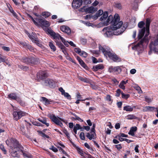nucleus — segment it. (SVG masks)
I'll list each match as a JSON object with an SVG mask.
<instances>
[{"instance_id":"29","label":"nucleus","mask_w":158,"mask_h":158,"mask_svg":"<svg viewBox=\"0 0 158 158\" xmlns=\"http://www.w3.org/2000/svg\"><path fill=\"white\" fill-rule=\"evenodd\" d=\"M122 66H117L115 67V73L117 74H119L122 71Z\"/></svg>"},{"instance_id":"43","label":"nucleus","mask_w":158,"mask_h":158,"mask_svg":"<svg viewBox=\"0 0 158 158\" xmlns=\"http://www.w3.org/2000/svg\"><path fill=\"white\" fill-rule=\"evenodd\" d=\"M82 2H83L85 5L89 4L92 2L91 0H82Z\"/></svg>"},{"instance_id":"37","label":"nucleus","mask_w":158,"mask_h":158,"mask_svg":"<svg viewBox=\"0 0 158 158\" xmlns=\"http://www.w3.org/2000/svg\"><path fill=\"white\" fill-rule=\"evenodd\" d=\"M78 78L80 80L85 82L87 83L89 82V80L86 78H83L79 76Z\"/></svg>"},{"instance_id":"30","label":"nucleus","mask_w":158,"mask_h":158,"mask_svg":"<svg viewBox=\"0 0 158 158\" xmlns=\"http://www.w3.org/2000/svg\"><path fill=\"white\" fill-rule=\"evenodd\" d=\"M38 120L43 124H45L47 127H48L49 126V124L46 122V118H44L42 119L39 118L38 119Z\"/></svg>"},{"instance_id":"18","label":"nucleus","mask_w":158,"mask_h":158,"mask_svg":"<svg viewBox=\"0 0 158 158\" xmlns=\"http://www.w3.org/2000/svg\"><path fill=\"white\" fill-rule=\"evenodd\" d=\"M8 97L10 99L15 100L20 102L21 101V100L20 98L17 96L15 93H12L8 95Z\"/></svg>"},{"instance_id":"35","label":"nucleus","mask_w":158,"mask_h":158,"mask_svg":"<svg viewBox=\"0 0 158 158\" xmlns=\"http://www.w3.org/2000/svg\"><path fill=\"white\" fill-rule=\"evenodd\" d=\"M125 83L124 81H122L120 83L119 85V87L121 89H125V86H124Z\"/></svg>"},{"instance_id":"26","label":"nucleus","mask_w":158,"mask_h":158,"mask_svg":"<svg viewBox=\"0 0 158 158\" xmlns=\"http://www.w3.org/2000/svg\"><path fill=\"white\" fill-rule=\"evenodd\" d=\"M135 106L131 107L130 106H127L124 107L123 110L131 112L132 111L133 109L135 108Z\"/></svg>"},{"instance_id":"62","label":"nucleus","mask_w":158,"mask_h":158,"mask_svg":"<svg viewBox=\"0 0 158 158\" xmlns=\"http://www.w3.org/2000/svg\"><path fill=\"white\" fill-rule=\"evenodd\" d=\"M106 100L108 101H111V98L110 95H107L106 98Z\"/></svg>"},{"instance_id":"24","label":"nucleus","mask_w":158,"mask_h":158,"mask_svg":"<svg viewBox=\"0 0 158 158\" xmlns=\"http://www.w3.org/2000/svg\"><path fill=\"white\" fill-rule=\"evenodd\" d=\"M102 16L100 18V20L101 21H104L106 19L108 16V12L107 11L103 12Z\"/></svg>"},{"instance_id":"52","label":"nucleus","mask_w":158,"mask_h":158,"mask_svg":"<svg viewBox=\"0 0 158 158\" xmlns=\"http://www.w3.org/2000/svg\"><path fill=\"white\" fill-rule=\"evenodd\" d=\"M121 90L119 89H117V91L116 92V93L115 94L116 96L117 97H118L120 95V93H121Z\"/></svg>"},{"instance_id":"51","label":"nucleus","mask_w":158,"mask_h":158,"mask_svg":"<svg viewBox=\"0 0 158 158\" xmlns=\"http://www.w3.org/2000/svg\"><path fill=\"white\" fill-rule=\"evenodd\" d=\"M63 95H64L65 97L68 99H70L71 98L70 95L67 93L65 92Z\"/></svg>"},{"instance_id":"20","label":"nucleus","mask_w":158,"mask_h":158,"mask_svg":"<svg viewBox=\"0 0 158 158\" xmlns=\"http://www.w3.org/2000/svg\"><path fill=\"white\" fill-rule=\"evenodd\" d=\"M56 45L58 46L59 48H61L63 52L65 54H66L67 53L66 51L65 50L66 48L59 41H56Z\"/></svg>"},{"instance_id":"16","label":"nucleus","mask_w":158,"mask_h":158,"mask_svg":"<svg viewBox=\"0 0 158 158\" xmlns=\"http://www.w3.org/2000/svg\"><path fill=\"white\" fill-rule=\"evenodd\" d=\"M60 29L62 31L66 33L67 34L69 35L71 33V29L67 26L64 25L60 27Z\"/></svg>"},{"instance_id":"53","label":"nucleus","mask_w":158,"mask_h":158,"mask_svg":"<svg viewBox=\"0 0 158 158\" xmlns=\"http://www.w3.org/2000/svg\"><path fill=\"white\" fill-rule=\"evenodd\" d=\"M93 16L91 15H87L85 17V19H90L91 18L93 19Z\"/></svg>"},{"instance_id":"49","label":"nucleus","mask_w":158,"mask_h":158,"mask_svg":"<svg viewBox=\"0 0 158 158\" xmlns=\"http://www.w3.org/2000/svg\"><path fill=\"white\" fill-rule=\"evenodd\" d=\"M115 6L116 8L120 9H121L122 8V5L120 3L117 2L115 3Z\"/></svg>"},{"instance_id":"28","label":"nucleus","mask_w":158,"mask_h":158,"mask_svg":"<svg viewBox=\"0 0 158 158\" xmlns=\"http://www.w3.org/2000/svg\"><path fill=\"white\" fill-rule=\"evenodd\" d=\"M155 109V108L153 107L146 106L144 107L143 110L145 111H152L154 110Z\"/></svg>"},{"instance_id":"11","label":"nucleus","mask_w":158,"mask_h":158,"mask_svg":"<svg viewBox=\"0 0 158 158\" xmlns=\"http://www.w3.org/2000/svg\"><path fill=\"white\" fill-rule=\"evenodd\" d=\"M24 62L27 64L31 63L33 64H36L39 62V59L32 57L31 58H26L24 60Z\"/></svg>"},{"instance_id":"19","label":"nucleus","mask_w":158,"mask_h":158,"mask_svg":"<svg viewBox=\"0 0 158 158\" xmlns=\"http://www.w3.org/2000/svg\"><path fill=\"white\" fill-rule=\"evenodd\" d=\"M56 45L58 46L59 48H61L63 52L65 54H66L67 53L66 51L65 50L66 48L59 41H56Z\"/></svg>"},{"instance_id":"39","label":"nucleus","mask_w":158,"mask_h":158,"mask_svg":"<svg viewBox=\"0 0 158 158\" xmlns=\"http://www.w3.org/2000/svg\"><path fill=\"white\" fill-rule=\"evenodd\" d=\"M42 15L44 17L47 18L50 15V13L48 12H44L42 13Z\"/></svg>"},{"instance_id":"46","label":"nucleus","mask_w":158,"mask_h":158,"mask_svg":"<svg viewBox=\"0 0 158 158\" xmlns=\"http://www.w3.org/2000/svg\"><path fill=\"white\" fill-rule=\"evenodd\" d=\"M11 155L12 156L14 157H16L17 156L18 154L17 151L14 150L11 153Z\"/></svg>"},{"instance_id":"36","label":"nucleus","mask_w":158,"mask_h":158,"mask_svg":"<svg viewBox=\"0 0 158 158\" xmlns=\"http://www.w3.org/2000/svg\"><path fill=\"white\" fill-rule=\"evenodd\" d=\"M115 67L110 66L109 67L108 71L110 73H114Z\"/></svg>"},{"instance_id":"14","label":"nucleus","mask_w":158,"mask_h":158,"mask_svg":"<svg viewBox=\"0 0 158 158\" xmlns=\"http://www.w3.org/2000/svg\"><path fill=\"white\" fill-rule=\"evenodd\" d=\"M82 3V0H73L72 2V6L74 9H77L80 7Z\"/></svg>"},{"instance_id":"13","label":"nucleus","mask_w":158,"mask_h":158,"mask_svg":"<svg viewBox=\"0 0 158 158\" xmlns=\"http://www.w3.org/2000/svg\"><path fill=\"white\" fill-rule=\"evenodd\" d=\"M27 34L28 36L30 38V39L32 40V41L37 44L38 46H40V44L39 43V41L38 40L37 37H35V34L33 33L34 36L32 35H31L28 32H27L26 33Z\"/></svg>"},{"instance_id":"61","label":"nucleus","mask_w":158,"mask_h":158,"mask_svg":"<svg viewBox=\"0 0 158 158\" xmlns=\"http://www.w3.org/2000/svg\"><path fill=\"white\" fill-rule=\"evenodd\" d=\"M116 148L118 149V150H120L122 148V147L121 144H119L117 145H115Z\"/></svg>"},{"instance_id":"32","label":"nucleus","mask_w":158,"mask_h":158,"mask_svg":"<svg viewBox=\"0 0 158 158\" xmlns=\"http://www.w3.org/2000/svg\"><path fill=\"white\" fill-rule=\"evenodd\" d=\"M49 46L52 50L53 51H55L56 50V48L55 46L53 44L52 42L51 41L49 43Z\"/></svg>"},{"instance_id":"7","label":"nucleus","mask_w":158,"mask_h":158,"mask_svg":"<svg viewBox=\"0 0 158 158\" xmlns=\"http://www.w3.org/2000/svg\"><path fill=\"white\" fill-rule=\"evenodd\" d=\"M49 117L52 120V121L56 124L60 126L61 127H63V124L61 121L65 122V120L64 119L58 117H56L55 115L53 114L50 115Z\"/></svg>"},{"instance_id":"27","label":"nucleus","mask_w":158,"mask_h":158,"mask_svg":"<svg viewBox=\"0 0 158 158\" xmlns=\"http://www.w3.org/2000/svg\"><path fill=\"white\" fill-rule=\"evenodd\" d=\"M96 134L95 132L90 134L89 133H87L86 136L90 140L92 139H95Z\"/></svg>"},{"instance_id":"4","label":"nucleus","mask_w":158,"mask_h":158,"mask_svg":"<svg viewBox=\"0 0 158 158\" xmlns=\"http://www.w3.org/2000/svg\"><path fill=\"white\" fill-rule=\"evenodd\" d=\"M125 30V28L123 27L122 28V30L118 32L115 31L112 29L111 27H104L102 30V34L105 37H110L113 35H119L122 33Z\"/></svg>"},{"instance_id":"33","label":"nucleus","mask_w":158,"mask_h":158,"mask_svg":"<svg viewBox=\"0 0 158 158\" xmlns=\"http://www.w3.org/2000/svg\"><path fill=\"white\" fill-rule=\"evenodd\" d=\"M73 114L74 117H72V119L77 120L80 122H82L83 121V120L82 119H81L77 115L75 114Z\"/></svg>"},{"instance_id":"42","label":"nucleus","mask_w":158,"mask_h":158,"mask_svg":"<svg viewBox=\"0 0 158 158\" xmlns=\"http://www.w3.org/2000/svg\"><path fill=\"white\" fill-rule=\"evenodd\" d=\"M135 89H136L138 92V93L141 94L142 93V91L140 87L138 86H136L135 87Z\"/></svg>"},{"instance_id":"34","label":"nucleus","mask_w":158,"mask_h":158,"mask_svg":"<svg viewBox=\"0 0 158 158\" xmlns=\"http://www.w3.org/2000/svg\"><path fill=\"white\" fill-rule=\"evenodd\" d=\"M41 100L44 102L45 104L46 105L47 104H50V102L49 101V100L45 97H41Z\"/></svg>"},{"instance_id":"63","label":"nucleus","mask_w":158,"mask_h":158,"mask_svg":"<svg viewBox=\"0 0 158 158\" xmlns=\"http://www.w3.org/2000/svg\"><path fill=\"white\" fill-rule=\"evenodd\" d=\"M1 149L3 152V153L4 154H6V151L5 149L3 147V146L2 145H1Z\"/></svg>"},{"instance_id":"44","label":"nucleus","mask_w":158,"mask_h":158,"mask_svg":"<svg viewBox=\"0 0 158 158\" xmlns=\"http://www.w3.org/2000/svg\"><path fill=\"white\" fill-rule=\"evenodd\" d=\"M78 62L82 67L85 68V67H86V65L81 59L80 60H79Z\"/></svg>"},{"instance_id":"50","label":"nucleus","mask_w":158,"mask_h":158,"mask_svg":"<svg viewBox=\"0 0 158 158\" xmlns=\"http://www.w3.org/2000/svg\"><path fill=\"white\" fill-rule=\"evenodd\" d=\"M80 137L81 139L84 140L85 139L84 133L83 132H81L80 135Z\"/></svg>"},{"instance_id":"8","label":"nucleus","mask_w":158,"mask_h":158,"mask_svg":"<svg viewBox=\"0 0 158 158\" xmlns=\"http://www.w3.org/2000/svg\"><path fill=\"white\" fill-rule=\"evenodd\" d=\"M98 9L96 7L93 6L89 7L83 6L82 8L80 9V11L84 12L87 13H94L97 11Z\"/></svg>"},{"instance_id":"31","label":"nucleus","mask_w":158,"mask_h":158,"mask_svg":"<svg viewBox=\"0 0 158 158\" xmlns=\"http://www.w3.org/2000/svg\"><path fill=\"white\" fill-rule=\"evenodd\" d=\"M10 140L11 143L13 144L14 145H16V147L18 146L19 144V143L18 141L16 139L13 138H11L10 139Z\"/></svg>"},{"instance_id":"10","label":"nucleus","mask_w":158,"mask_h":158,"mask_svg":"<svg viewBox=\"0 0 158 158\" xmlns=\"http://www.w3.org/2000/svg\"><path fill=\"white\" fill-rule=\"evenodd\" d=\"M27 113L21 111H14L13 112V116L15 119L17 120L23 116H25Z\"/></svg>"},{"instance_id":"58","label":"nucleus","mask_w":158,"mask_h":158,"mask_svg":"<svg viewBox=\"0 0 158 158\" xmlns=\"http://www.w3.org/2000/svg\"><path fill=\"white\" fill-rule=\"evenodd\" d=\"M75 52L80 55V54L81 53V50L80 48H76L75 49Z\"/></svg>"},{"instance_id":"41","label":"nucleus","mask_w":158,"mask_h":158,"mask_svg":"<svg viewBox=\"0 0 158 158\" xmlns=\"http://www.w3.org/2000/svg\"><path fill=\"white\" fill-rule=\"evenodd\" d=\"M61 40L66 47L69 46V42L68 41H66L63 38H61Z\"/></svg>"},{"instance_id":"3","label":"nucleus","mask_w":158,"mask_h":158,"mask_svg":"<svg viewBox=\"0 0 158 158\" xmlns=\"http://www.w3.org/2000/svg\"><path fill=\"white\" fill-rule=\"evenodd\" d=\"M99 48L100 51L102 52L105 56L107 57L108 56V57L112 59L114 61L119 62L121 61L120 58L111 52L109 47H107L105 48L100 45L99 46Z\"/></svg>"},{"instance_id":"40","label":"nucleus","mask_w":158,"mask_h":158,"mask_svg":"<svg viewBox=\"0 0 158 158\" xmlns=\"http://www.w3.org/2000/svg\"><path fill=\"white\" fill-rule=\"evenodd\" d=\"M127 118L128 119H135V117L133 115L129 114L127 116Z\"/></svg>"},{"instance_id":"17","label":"nucleus","mask_w":158,"mask_h":158,"mask_svg":"<svg viewBox=\"0 0 158 158\" xmlns=\"http://www.w3.org/2000/svg\"><path fill=\"white\" fill-rule=\"evenodd\" d=\"M36 20L38 21L43 26L45 27H48L50 26L49 22L43 19H36Z\"/></svg>"},{"instance_id":"57","label":"nucleus","mask_w":158,"mask_h":158,"mask_svg":"<svg viewBox=\"0 0 158 158\" xmlns=\"http://www.w3.org/2000/svg\"><path fill=\"white\" fill-rule=\"evenodd\" d=\"M2 48L5 51L8 52L10 51V48L6 46H2Z\"/></svg>"},{"instance_id":"22","label":"nucleus","mask_w":158,"mask_h":158,"mask_svg":"<svg viewBox=\"0 0 158 158\" xmlns=\"http://www.w3.org/2000/svg\"><path fill=\"white\" fill-rule=\"evenodd\" d=\"M104 68V66L102 64H100L94 66L93 69L94 71H97L99 69H102Z\"/></svg>"},{"instance_id":"64","label":"nucleus","mask_w":158,"mask_h":158,"mask_svg":"<svg viewBox=\"0 0 158 158\" xmlns=\"http://www.w3.org/2000/svg\"><path fill=\"white\" fill-rule=\"evenodd\" d=\"M99 4L98 1L95 0L93 3L92 5L93 6H95Z\"/></svg>"},{"instance_id":"5","label":"nucleus","mask_w":158,"mask_h":158,"mask_svg":"<svg viewBox=\"0 0 158 158\" xmlns=\"http://www.w3.org/2000/svg\"><path fill=\"white\" fill-rule=\"evenodd\" d=\"M149 47L150 51L148 52L149 54H151L152 51L158 52V39L151 42Z\"/></svg>"},{"instance_id":"23","label":"nucleus","mask_w":158,"mask_h":158,"mask_svg":"<svg viewBox=\"0 0 158 158\" xmlns=\"http://www.w3.org/2000/svg\"><path fill=\"white\" fill-rule=\"evenodd\" d=\"M103 13V11L102 10H100L98 11L96 14L93 16V19H97L98 17L101 16Z\"/></svg>"},{"instance_id":"47","label":"nucleus","mask_w":158,"mask_h":158,"mask_svg":"<svg viewBox=\"0 0 158 158\" xmlns=\"http://www.w3.org/2000/svg\"><path fill=\"white\" fill-rule=\"evenodd\" d=\"M80 55L83 57H86L87 56V54L84 51H82Z\"/></svg>"},{"instance_id":"12","label":"nucleus","mask_w":158,"mask_h":158,"mask_svg":"<svg viewBox=\"0 0 158 158\" xmlns=\"http://www.w3.org/2000/svg\"><path fill=\"white\" fill-rule=\"evenodd\" d=\"M43 84L44 85L48 86L51 88H53L56 86L55 81L51 79H47L45 80Z\"/></svg>"},{"instance_id":"2","label":"nucleus","mask_w":158,"mask_h":158,"mask_svg":"<svg viewBox=\"0 0 158 158\" xmlns=\"http://www.w3.org/2000/svg\"><path fill=\"white\" fill-rule=\"evenodd\" d=\"M151 23L150 19L147 18L146 19L145 23L146 30L147 33H146L144 37L141 40L139 43L136 44L131 47L132 48L135 50L137 51L139 53H141L143 50L144 45H147L148 42V36L149 33V28Z\"/></svg>"},{"instance_id":"1","label":"nucleus","mask_w":158,"mask_h":158,"mask_svg":"<svg viewBox=\"0 0 158 158\" xmlns=\"http://www.w3.org/2000/svg\"><path fill=\"white\" fill-rule=\"evenodd\" d=\"M110 23H111V27L112 29L115 31H117V32H118V31H121L122 28L123 27H125L126 29L127 27L126 26V27H123L121 29L120 28L123 24V22L122 21H120V17L118 14H115L113 18L112 15L109 16L106 21L104 22L103 24L105 25H107Z\"/></svg>"},{"instance_id":"56","label":"nucleus","mask_w":158,"mask_h":158,"mask_svg":"<svg viewBox=\"0 0 158 158\" xmlns=\"http://www.w3.org/2000/svg\"><path fill=\"white\" fill-rule=\"evenodd\" d=\"M117 138H118L119 140L120 141H124V139L125 138H123L122 137V136H120V135H119L118 136H117L116 137Z\"/></svg>"},{"instance_id":"59","label":"nucleus","mask_w":158,"mask_h":158,"mask_svg":"<svg viewBox=\"0 0 158 158\" xmlns=\"http://www.w3.org/2000/svg\"><path fill=\"white\" fill-rule=\"evenodd\" d=\"M145 101L148 102H150L152 101V99L151 98H149L148 97L146 96L145 98Z\"/></svg>"},{"instance_id":"21","label":"nucleus","mask_w":158,"mask_h":158,"mask_svg":"<svg viewBox=\"0 0 158 158\" xmlns=\"http://www.w3.org/2000/svg\"><path fill=\"white\" fill-rule=\"evenodd\" d=\"M80 130L81 131H83L84 129L81 126L78 124H76L73 127V131L75 134H77V130Z\"/></svg>"},{"instance_id":"48","label":"nucleus","mask_w":158,"mask_h":158,"mask_svg":"<svg viewBox=\"0 0 158 158\" xmlns=\"http://www.w3.org/2000/svg\"><path fill=\"white\" fill-rule=\"evenodd\" d=\"M49 149L55 152H57L58 151L57 149L53 146H52L51 147L49 148Z\"/></svg>"},{"instance_id":"15","label":"nucleus","mask_w":158,"mask_h":158,"mask_svg":"<svg viewBox=\"0 0 158 158\" xmlns=\"http://www.w3.org/2000/svg\"><path fill=\"white\" fill-rule=\"evenodd\" d=\"M37 76L38 78L42 79L47 77V74L46 71H40L37 73Z\"/></svg>"},{"instance_id":"54","label":"nucleus","mask_w":158,"mask_h":158,"mask_svg":"<svg viewBox=\"0 0 158 158\" xmlns=\"http://www.w3.org/2000/svg\"><path fill=\"white\" fill-rule=\"evenodd\" d=\"M63 132L65 134L67 137H69V134L66 129H64L63 131Z\"/></svg>"},{"instance_id":"45","label":"nucleus","mask_w":158,"mask_h":158,"mask_svg":"<svg viewBox=\"0 0 158 158\" xmlns=\"http://www.w3.org/2000/svg\"><path fill=\"white\" fill-rule=\"evenodd\" d=\"M19 44L23 46L24 48H27V46L28 44L26 42L23 41L19 42Z\"/></svg>"},{"instance_id":"9","label":"nucleus","mask_w":158,"mask_h":158,"mask_svg":"<svg viewBox=\"0 0 158 158\" xmlns=\"http://www.w3.org/2000/svg\"><path fill=\"white\" fill-rule=\"evenodd\" d=\"M47 32L53 37L55 42L56 41H59L60 39L61 40V38H63L59 34L56 33L52 30L48 28L47 31Z\"/></svg>"},{"instance_id":"60","label":"nucleus","mask_w":158,"mask_h":158,"mask_svg":"<svg viewBox=\"0 0 158 158\" xmlns=\"http://www.w3.org/2000/svg\"><path fill=\"white\" fill-rule=\"evenodd\" d=\"M39 133L42 135V136L43 137H46L47 138H49V137L48 136L46 135L41 131H40Z\"/></svg>"},{"instance_id":"55","label":"nucleus","mask_w":158,"mask_h":158,"mask_svg":"<svg viewBox=\"0 0 158 158\" xmlns=\"http://www.w3.org/2000/svg\"><path fill=\"white\" fill-rule=\"evenodd\" d=\"M26 48L29 50L31 51H32L34 50L33 48L28 44Z\"/></svg>"},{"instance_id":"6","label":"nucleus","mask_w":158,"mask_h":158,"mask_svg":"<svg viewBox=\"0 0 158 158\" xmlns=\"http://www.w3.org/2000/svg\"><path fill=\"white\" fill-rule=\"evenodd\" d=\"M144 25L145 22L143 21H141L138 23V27L140 28H142L139 31V33L138 36V40L141 39L144 35L146 29L145 27H144Z\"/></svg>"},{"instance_id":"38","label":"nucleus","mask_w":158,"mask_h":158,"mask_svg":"<svg viewBox=\"0 0 158 158\" xmlns=\"http://www.w3.org/2000/svg\"><path fill=\"white\" fill-rule=\"evenodd\" d=\"M122 97L123 98L127 99L130 97V95L128 94H125L123 92L121 93Z\"/></svg>"},{"instance_id":"25","label":"nucleus","mask_w":158,"mask_h":158,"mask_svg":"<svg viewBox=\"0 0 158 158\" xmlns=\"http://www.w3.org/2000/svg\"><path fill=\"white\" fill-rule=\"evenodd\" d=\"M137 130V127H132L131 128L130 131L128 132V134L132 136L135 135L134 132Z\"/></svg>"}]
</instances>
